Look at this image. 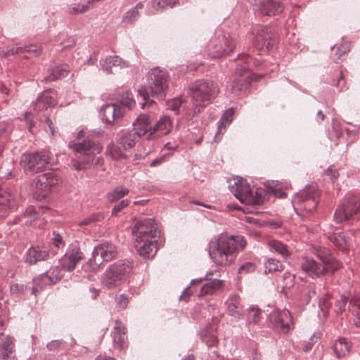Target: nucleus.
I'll use <instances>...</instances> for the list:
<instances>
[{
  "instance_id": "obj_9",
  "label": "nucleus",
  "mask_w": 360,
  "mask_h": 360,
  "mask_svg": "<svg viewBox=\"0 0 360 360\" xmlns=\"http://www.w3.org/2000/svg\"><path fill=\"white\" fill-rule=\"evenodd\" d=\"M118 250L116 245L105 241L96 245L92 252V256L86 265L96 271L103 262H109L117 257Z\"/></svg>"
},
{
  "instance_id": "obj_21",
  "label": "nucleus",
  "mask_w": 360,
  "mask_h": 360,
  "mask_svg": "<svg viewBox=\"0 0 360 360\" xmlns=\"http://www.w3.org/2000/svg\"><path fill=\"white\" fill-rule=\"evenodd\" d=\"M15 357L14 339L10 335L0 333V360H13Z\"/></svg>"
},
{
  "instance_id": "obj_19",
  "label": "nucleus",
  "mask_w": 360,
  "mask_h": 360,
  "mask_svg": "<svg viewBox=\"0 0 360 360\" xmlns=\"http://www.w3.org/2000/svg\"><path fill=\"white\" fill-rule=\"evenodd\" d=\"M150 118L148 116L142 115H140L136 122L134 123V132L137 136L141 137L149 132L148 139H151L155 138V134L158 129V122L153 124L152 127Z\"/></svg>"
},
{
  "instance_id": "obj_6",
  "label": "nucleus",
  "mask_w": 360,
  "mask_h": 360,
  "mask_svg": "<svg viewBox=\"0 0 360 360\" xmlns=\"http://www.w3.org/2000/svg\"><path fill=\"white\" fill-rule=\"evenodd\" d=\"M360 218V197L347 193L334 213L337 224L344 221H354Z\"/></svg>"
},
{
  "instance_id": "obj_28",
  "label": "nucleus",
  "mask_w": 360,
  "mask_h": 360,
  "mask_svg": "<svg viewBox=\"0 0 360 360\" xmlns=\"http://www.w3.org/2000/svg\"><path fill=\"white\" fill-rule=\"evenodd\" d=\"M127 328L120 321H115V326L112 330L113 347L119 350L126 347Z\"/></svg>"
},
{
  "instance_id": "obj_57",
  "label": "nucleus",
  "mask_w": 360,
  "mask_h": 360,
  "mask_svg": "<svg viewBox=\"0 0 360 360\" xmlns=\"http://www.w3.org/2000/svg\"><path fill=\"white\" fill-rule=\"evenodd\" d=\"M330 84L331 85L335 86L340 91H342L345 84V81L342 73L341 72H339L337 78L334 79Z\"/></svg>"
},
{
  "instance_id": "obj_56",
  "label": "nucleus",
  "mask_w": 360,
  "mask_h": 360,
  "mask_svg": "<svg viewBox=\"0 0 360 360\" xmlns=\"http://www.w3.org/2000/svg\"><path fill=\"white\" fill-rule=\"evenodd\" d=\"M27 286L23 284L13 283L10 286V292L12 294L21 295L25 292Z\"/></svg>"
},
{
  "instance_id": "obj_34",
  "label": "nucleus",
  "mask_w": 360,
  "mask_h": 360,
  "mask_svg": "<svg viewBox=\"0 0 360 360\" xmlns=\"http://www.w3.org/2000/svg\"><path fill=\"white\" fill-rule=\"evenodd\" d=\"M70 72L68 65L58 66L48 70V75L45 79L47 82H53L66 77Z\"/></svg>"
},
{
  "instance_id": "obj_10",
  "label": "nucleus",
  "mask_w": 360,
  "mask_h": 360,
  "mask_svg": "<svg viewBox=\"0 0 360 360\" xmlns=\"http://www.w3.org/2000/svg\"><path fill=\"white\" fill-rule=\"evenodd\" d=\"M236 42L229 34L216 33L210 39L207 47V54L210 58H219L232 52Z\"/></svg>"
},
{
  "instance_id": "obj_59",
  "label": "nucleus",
  "mask_w": 360,
  "mask_h": 360,
  "mask_svg": "<svg viewBox=\"0 0 360 360\" xmlns=\"http://www.w3.org/2000/svg\"><path fill=\"white\" fill-rule=\"evenodd\" d=\"M62 345V340H51L46 345V348L49 351H58Z\"/></svg>"
},
{
  "instance_id": "obj_18",
  "label": "nucleus",
  "mask_w": 360,
  "mask_h": 360,
  "mask_svg": "<svg viewBox=\"0 0 360 360\" xmlns=\"http://www.w3.org/2000/svg\"><path fill=\"white\" fill-rule=\"evenodd\" d=\"M310 251L312 254L315 255L323 264L329 266L331 274H333L334 271L341 267V263L331 256L329 249L319 245H314L311 247Z\"/></svg>"
},
{
  "instance_id": "obj_51",
  "label": "nucleus",
  "mask_w": 360,
  "mask_h": 360,
  "mask_svg": "<svg viewBox=\"0 0 360 360\" xmlns=\"http://www.w3.org/2000/svg\"><path fill=\"white\" fill-rule=\"evenodd\" d=\"M332 241L333 244L341 251H345L347 250V241L344 236L342 235H335Z\"/></svg>"
},
{
  "instance_id": "obj_58",
  "label": "nucleus",
  "mask_w": 360,
  "mask_h": 360,
  "mask_svg": "<svg viewBox=\"0 0 360 360\" xmlns=\"http://www.w3.org/2000/svg\"><path fill=\"white\" fill-rule=\"evenodd\" d=\"M177 4H179V0H159V8H172Z\"/></svg>"
},
{
  "instance_id": "obj_15",
  "label": "nucleus",
  "mask_w": 360,
  "mask_h": 360,
  "mask_svg": "<svg viewBox=\"0 0 360 360\" xmlns=\"http://www.w3.org/2000/svg\"><path fill=\"white\" fill-rule=\"evenodd\" d=\"M62 278L60 270L58 267L50 268L45 273L39 275L33 279L34 285L32 288L33 294L41 290L46 285H51L56 283Z\"/></svg>"
},
{
  "instance_id": "obj_23",
  "label": "nucleus",
  "mask_w": 360,
  "mask_h": 360,
  "mask_svg": "<svg viewBox=\"0 0 360 360\" xmlns=\"http://www.w3.org/2000/svg\"><path fill=\"white\" fill-rule=\"evenodd\" d=\"M229 190L241 202L248 204V198L253 189L248 184H244L242 178L238 179L233 184L229 185Z\"/></svg>"
},
{
  "instance_id": "obj_45",
  "label": "nucleus",
  "mask_w": 360,
  "mask_h": 360,
  "mask_svg": "<svg viewBox=\"0 0 360 360\" xmlns=\"http://www.w3.org/2000/svg\"><path fill=\"white\" fill-rule=\"evenodd\" d=\"M135 104L136 102L132 97L131 93L127 92L122 96L120 103L117 105L121 106L125 112L126 109L128 110H131L135 106Z\"/></svg>"
},
{
  "instance_id": "obj_30",
  "label": "nucleus",
  "mask_w": 360,
  "mask_h": 360,
  "mask_svg": "<svg viewBox=\"0 0 360 360\" xmlns=\"http://www.w3.org/2000/svg\"><path fill=\"white\" fill-rule=\"evenodd\" d=\"M332 348L335 355L340 359L349 353L352 344L345 338H339L334 342Z\"/></svg>"
},
{
  "instance_id": "obj_32",
  "label": "nucleus",
  "mask_w": 360,
  "mask_h": 360,
  "mask_svg": "<svg viewBox=\"0 0 360 360\" xmlns=\"http://www.w3.org/2000/svg\"><path fill=\"white\" fill-rule=\"evenodd\" d=\"M226 304L229 314L239 319L241 317L239 311L241 307L240 297L236 294L231 295L226 300Z\"/></svg>"
},
{
  "instance_id": "obj_4",
  "label": "nucleus",
  "mask_w": 360,
  "mask_h": 360,
  "mask_svg": "<svg viewBox=\"0 0 360 360\" xmlns=\"http://www.w3.org/2000/svg\"><path fill=\"white\" fill-rule=\"evenodd\" d=\"M68 146L74 151L84 156L82 161L77 158H73L71 160L72 167L77 171L89 167L93 163L94 157L102 150V146L98 143L90 139H85L82 142L71 141Z\"/></svg>"
},
{
  "instance_id": "obj_62",
  "label": "nucleus",
  "mask_w": 360,
  "mask_h": 360,
  "mask_svg": "<svg viewBox=\"0 0 360 360\" xmlns=\"http://www.w3.org/2000/svg\"><path fill=\"white\" fill-rule=\"evenodd\" d=\"M129 204L128 200H123L120 203L116 205L112 210V214H116L118 212L127 207Z\"/></svg>"
},
{
  "instance_id": "obj_64",
  "label": "nucleus",
  "mask_w": 360,
  "mask_h": 360,
  "mask_svg": "<svg viewBox=\"0 0 360 360\" xmlns=\"http://www.w3.org/2000/svg\"><path fill=\"white\" fill-rule=\"evenodd\" d=\"M245 220L247 223L252 224L253 225H266L264 221L254 217H245Z\"/></svg>"
},
{
  "instance_id": "obj_16",
  "label": "nucleus",
  "mask_w": 360,
  "mask_h": 360,
  "mask_svg": "<svg viewBox=\"0 0 360 360\" xmlns=\"http://www.w3.org/2000/svg\"><path fill=\"white\" fill-rule=\"evenodd\" d=\"M257 47L259 49L271 50L278 41L276 34L273 32L271 27L268 26H260L256 34Z\"/></svg>"
},
{
  "instance_id": "obj_39",
  "label": "nucleus",
  "mask_w": 360,
  "mask_h": 360,
  "mask_svg": "<svg viewBox=\"0 0 360 360\" xmlns=\"http://www.w3.org/2000/svg\"><path fill=\"white\" fill-rule=\"evenodd\" d=\"M170 78L166 71L159 70V100L164 99L169 91Z\"/></svg>"
},
{
  "instance_id": "obj_49",
  "label": "nucleus",
  "mask_w": 360,
  "mask_h": 360,
  "mask_svg": "<svg viewBox=\"0 0 360 360\" xmlns=\"http://www.w3.org/2000/svg\"><path fill=\"white\" fill-rule=\"evenodd\" d=\"M129 302V297L124 294H117L115 297V302L116 304V307L119 309L123 310L127 307L128 303Z\"/></svg>"
},
{
  "instance_id": "obj_44",
  "label": "nucleus",
  "mask_w": 360,
  "mask_h": 360,
  "mask_svg": "<svg viewBox=\"0 0 360 360\" xmlns=\"http://www.w3.org/2000/svg\"><path fill=\"white\" fill-rule=\"evenodd\" d=\"M129 191L123 186H117L107 194L108 200L111 202H115L129 193Z\"/></svg>"
},
{
  "instance_id": "obj_37",
  "label": "nucleus",
  "mask_w": 360,
  "mask_h": 360,
  "mask_svg": "<svg viewBox=\"0 0 360 360\" xmlns=\"http://www.w3.org/2000/svg\"><path fill=\"white\" fill-rule=\"evenodd\" d=\"M349 311L355 316L354 326L360 329V297L354 296L350 299L348 306Z\"/></svg>"
},
{
  "instance_id": "obj_40",
  "label": "nucleus",
  "mask_w": 360,
  "mask_h": 360,
  "mask_svg": "<svg viewBox=\"0 0 360 360\" xmlns=\"http://www.w3.org/2000/svg\"><path fill=\"white\" fill-rule=\"evenodd\" d=\"M267 245L271 252L280 255L283 258L287 257L289 255L287 246L279 240H270L268 241Z\"/></svg>"
},
{
  "instance_id": "obj_36",
  "label": "nucleus",
  "mask_w": 360,
  "mask_h": 360,
  "mask_svg": "<svg viewBox=\"0 0 360 360\" xmlns=\"http://www.w3.org/2000/svg\"><path fill=\"white\" fill-rule=\"evenodd\" d=\"M237 59L243 62V64H238L236 68V74L238 76V77H245L249 76L248 70H249V60L251 59V57L248 53H239L237 56Z\"/></svg>"
},
{
  "instance_id": "obj_27",
  "label": "nucleus",
  "mask_w": 360,
  "mask_h": 360,
  "mask_svg": "<svg viewBox=\"0 0 360 360\" xmlns=\"http://www.w3.org/2000/svg\"><path fill=\"white\" fill-rule=\"evenodd\" d=\"M57 103L56 94L54 91L49 90L43 92L34 103V109L37 111H43L48 108L54 106Z\"/></svg>"
},
{
  "instance_id": "obj_11",
  "label": "nucleus",
  "mask_w": 360,
  "mask_h": 360,
  "mask_svg": "<svg viewBox=\"0 0 360 360\" xmlns=\"http://www.w3.org/2000/svg\"><path fill=\"white\" fill-rule=\"evenodd\" d=\"M319 196V192L316 186H306L304 188L295 195L292 202L295 205V210H304L307 212H312L318 205L317 198Z\"/></svg>"
},
{
  "instance_id": "obj_24",
  "label": "nucleus",
  "mask_w": 360,
  "mask_h": 360,
  "mask_svg": "<svg viewBox=\"0 0 360 360\" xmlns=\"http://www.w3.org/2000/svg\"><path fill=\"white\" fill-rule=\"evenodd\" d=\"M257 10L263 15H276L282 12L283 5L276 0H259Z\"/></svg>"
},
{
  "instance_id": "obj_14",
  "label": "nucleus",
  "mask_w": 360,
  "mask_h": 360,
  "mask_svg": "<svg viewBox=\"0 0 360 360\" xmlns=\"http://www.w3.org/2000/svg\"><path fill=\"white\" fill-rule=\"evenodd\" d=\"M269 321L275 330L287 333L293 328V321L290 312L287 309L274 310L269 316Z\"/></svg>"
},
{
  "instance_id": "obj_26",
  "label": "nucleus",
  "mask_w": 360,
  "mask_h": 360,
  "mask_svg": "<svg viewBox=\"0 0 360 360\" xmlns=\"http://www.w3.org/2000/svg\"><path fill=\"white\" fill-rule=\"evenodd\" d=\"M267 188L268 190L259 187L253 189L252 195L248 198V205H259L269 199L271 193H274L276 195H278L274 187L268 186Z\"/></svg>"
},
{
  "instance_id": "obj_13",
  "label": "nucleus",
  "mask_w": 360,
  "mask_h": 360,
  "mask_svg": "<svg viewBox=\"0 0 360 360\" xmlns=\"http://www.w3.org/2000/svg\"><path fill=\"white\" fill-rule=\"evenodd\" d=\"M148 79L151 85L154 87L150 86L148 88L141 87L138 90V98H141L143 103L141 108H145L146 106L150 107L155 103V98H157V86H158V69L153 68L148 74Z\"/></svg>"
},
{
  "instance_id": "obj_60",
  "label": "nucleus",
  "mask_w": 360,
  "mask_h": 360,
  "mask_svg": "<svg viewBox=\"0 0 360 360\" xmlns=\"http://www.w3.org/2000/svg\"><path fill=\"white\" fill-rule=\"evenodd\" d=\"M316 289L314 286H309L307 288V291L304 295V300L306 303H309L312 297L316 295Z\"/></svg>"
},
{
  "instance_id": "obj_50",
  "label": "nucleus",
  "mask_w": 360,
  "mask_h": 360,
  "mask_svg": "<svg viewBox=\"0 0 360 360\" xmlns=\"http://www.w3.org/2000/svg\"><path fill=\"white\" fill-rule=\"evenodd\" d=\"M329 298L330 297L326 295L323 297L320 298L319 301V307L322 311L323 316H327L328 310L331 306V302H330Z\"/></svg>"
},
{
  "instance_id": "obj_12",
  "label": "nucleus",
  "mask_w": 360,
  "mask_h": 360,
  "mask_svg": "<svg viewBox=\"0 0 360 360\" xmlns=\"http://www.w3.org/2000/svg\"><path fill=\"white\" fill-rule=\"evenodd\" d=\"M213 274L212 272L207 273L204 277L193 279L191 281L190 285H188L182 292L180 295V299L184 300L187 301L188 299V296L190 294H192V290H189L191 286L195 284H200L204 281H207V283H205L200 289L199 292L198 293V297L205 296L207 295L213 294L217 290L219 289L222 285V281L217 278L212 279L210 276Z\"/></svg>"
},
{
  "instance_id": "obj_7",
  "label": "nucleus",
  "mask_w": 360,
  "mask_h": 360,
  "mask_svg": "<svg viewBox=\"0 0 360 360\" xmlns=\"http://www.w3.org/2000/svg\"><path fill=\"white\" fill-rule=\"evenodd\" d=\"M62 181L61 177L53 170L37 176L33 181L34 198L39 201L45 199Z\"/></svg>"
},
{
  "instance_id": "obj_8",
  "label": "nucleus",
  "mask_w": 360,
  "mask_h": 360,
  "mask_svg": "<svg viewBox=\"0 0 360 360\" xmlns=\"http://www.w3.org/2000/svg\"><path fill=\"white\" fill-rule=\"evenodd\" d=\"M53 158L49 151L41 150L34 153H25L21 157L20 165L25 171L33 173L42 172L52 165Z\"/></svg>"
},
{
  "instance_id": "obj_43",
  "label": "nucleus",
  "mask_w": 360,
  "mask_h": 360,
  "mask_svg": "<svg viewBox=\"0 0 360 360\" xmlns=\"http://www.w3.org/2000/svg\"><path fill=\"white\" fill-rule=\"evenodd\" d=\"M142 4L139 3L136 6L124 13L122 18V22L131 24L135 22L139 17V9L142 8Z\"/></svg>"
},
{
  "instance_id": "obj_38",
  "label": "nucleus",
  "mask_w": 360,
  "mask_h": 360,
  "mask_svg": "<svg viewBox=\"0 0 360 360\" xmlns=\"http://www.w3.org/2000/svg\"><path fill=\"white\" fill-rule=\"evenodd\" d=\"M200 337L208 347H215L219 342L214 331L207 327L200 331Z\"/></svg>"
},
{
  "instance_id": "obj_29",
  "label": "nucleus",
  "mask_w": 360,
  "mask_h": 360,
  "mask_svg": "<svg viewBox=\"0 0 360 360\" xmlns=\"http://www.w3.org/2000/svg\"><path fill=\"white\" fill-rule=\"evenodd\" d=\"M102 110L103 120L108 123H113L124 114V110L116 103L107 104Z\"/></svg>"
},
{
  "instance_id": "obj_5",
  "label": "nucleus",
  "mask_w": 360,
  "mask_h": 360,
  "mask_svg": "<svg viewBox=\"0 0 360 360\" xmlns=\"http://www.w3.org/2000/svg\"><path fill=\"white\" fill-rule=\"evenodd\" d=\"M132 268L133 262L129 259H120L110 264L102 275V284L108 289L120 286L127 280Z\"/></svg>"
},
{
  "instance_id": "obj_35",
  "label": "nucleus",
  "mask_w": 360,
  "mask_h": 360,
  "mask_svg": "<svg viewBox=\"0 0 360 360\" xmlns=\"http://www.w3.org/2000/svg\"><path fill=\"white\" fill-rule=\"evenodd\" d=\"M13 205L14 201L12 195L0 189V217H4Z\"/></svg>"
},
{
  "instance_id": "obj_55",
  "label": "nucleus",
  "mask_w": 360,
  "mask_h": 360,
  "mask_svg": "<svg viewBox=\"0 0 360 360\" xmlns=\"http://www.w3.org/2000/svg\"><path fill=\"white\" fill-rule=\"evenodd\" d=\"M103 219V215L101 213L92 214L88 217L85 218L82 223L79 225H88L91 223L100 222Z\"/></svg>"
},
{
  "instance_id": "obj_61",
  "label": "nucleus",
  "mask_w": 360,
  "mask_h": 360,
  "mask_svg": "<svg viewBox=\"0 0 360 360\" xmlns=\"http://www.w3.org/2000/svg\"><path fill=\"white\" fill-rule=\"evenodd\" d=\"M325 174L327 176H330L332 181H334L335 180H336L339 176L338 172L335 168H333L332 166L329 167L325 171Z\"/></svg>"
},
{
  "instance_id": "obj_46",
  "label": "nucleus",
  "mask_w": 360,
  "mask_h": 360,
  "mask_svg": "<svg viewBox=\"0 0 360 360\" xmlns=\"http://www.w3.org/2000/svg\"><path fill=\"white\" fill-rule=\"evenodd\" d=\"M283 269V264L278 260L274 259H269L265 262L264 272L272 273L276 271H281Z\"/></svg>"
},
{
  "instance_id": "obj_42",
  "label": "nucleus",
  "mask_w": 360,
  "mask_h": 360,
  "mask_svg": "<svg viewBox=\"0 0 360 360\" xmlns=\"http://www.w3.org/2000/svg\"><path fill=\"white\" fill-rule=\"evenodd\" d=\"M139 138L140 137L137 136L136 133L130 131L121 137L119 143L124 149L127 150L134 147Z\"/></svg>"
},
{
  "instance_id": "obj_47",
  "label": "nucleus",
  "mask_w": 360,
  "mask_h": 360,
  "mask_svg": "<svg viewBox=\"0 0 360 360\" xmlns=\"http://www.w3.org/2000/svg\"><path fill=\"white\" fill-rule=\"evenodd\" d=\"M262 311L261 310L255 306L250 307L248 309L247 314V321L248 323H256L259 322L261 318Z\"/></svg>"
},
{
  "instance_id": "obj_3",
  "label": "nucleus",
  "mask_w": 360,
  "mask_h": 360,
  "mask_svg": "<svg viewBox=\"0 0 360 360\" xmlns=\"http://www.w3.org/2000/svg\"><path fill=\"white\" fill-rule=\"evenodd\" d=\"M155 226H133L135 248L144 258H153L158 252V238Z\"/></svg>"
},
{
  "instance_id": "obj_31",
  "label": "nucleus",
  "mask_w": 360,
  "mask_h": 360,
  "mask_svg": "<svg viewBox=\"0 0 360 360\" xmlns=\"http://www.w3.org/2000/svg\"><path fill=\"white\" fill-rule=\"evenodd\" d=\"M39 214L34 207L30 206L27 208L25 213L15 219V224H21L22 225H29L36 222L39 219Z\"/></svg>"
},
{
  "instance_id": "obj_52",
  "label": "nucleus",
  "mask_w": 360,
  "mask_h": 360,
  "mask_svg": "<svg viewBox=\"0 0 360 360\" xmlns=\"http://www.w3.org/2000/svg\"><path fill=\"white\" fill-rule=\"evenodd\" d=\"M182 103V100L180 97L173 98L172 99L167 101L166 103L168 109L174 111L176 115L179 113V108Z\"/></svg>"
},
{
  "instance_id": "obj_1",
  "label": "nucleus",
  "mask_w": 360,
  "mask_h": 360,
  "mask_svg": "<svg viewBox=\"0 0 360 360\" xmlns=\"http://www.w3.org/2000/svg\"><path fill=\"white\" fill-rule=\"evenodd\" d=\"M246 243L243 236L221 234L210 242L209 255L217 265L228 266L234 261L236 254L245 248Z\"/></svg>"
},
{
  "instance_id": "obj_2",
  "label": "nucleus",
  "mask_w": 360,
  "mask_h": 360,
  "mask_svg": "<svg viewBox=\"0 0 360 360\" xmlns=\"http://www.w3.org/2000/svg\"><path fill=\"white\" fill-rule=\"evenodd\" d=\"M219 91L217 84L210 79L195 81L188 89L193 115L202 112L216 98Z\"/></svg>"
},
{
  "instance_id": "obj_17",
  "label": "nucleus",
  "mask_w": 360,
  "mask_h": 360,
  "mask_svg": "<svg viewBox=\"0 0 360 360\" xmlns=\"http://www.w3.org/2000/svg\"><path fill=\"white\" fill-rule=\"evenodd\" d=\"M84 257V253L76 245L70 248L60 259L61 267L68 272L72 271L77 264Z\"/></svg>"
},
{
  "instance_id": "obj_22",
  "label": "nucleus",
  "mask_w": 360,
  "mask_h": 360,
  "mask_svg": "<svg viewBox=\"0 0 360 360\" xmlns=\"http://www.w3.org/2000/svg\"><path fill=\"white\" fill-rule=\"evenodd\" d=\"M49 258V250L45 247L32 246L25 254V262L30 265L36 264L37 262L46 261Z\"/></svg>"
},
{
  "instance_id": "obj_48",
  "label": "nucleus",
  "mask_w": 360,
  "mask_h": 360,
  "mask_svg": "<svg viewBox=\"0 0 360 360\" xmlns=\"http://www.w3.org/2000/svg\"><path fill=\"white\" fill-rule=\"evenodd\" d=\"M172 127V123L169 117H164L159 120V136L167 134Z\"/></svg>"
},
{
  "instance_id": "obj_25",
  "label": "nucleus",
  "mask_w": 360,
  "mask_h": 360,
  "mask_svg": "<svg viewBox=\"0 0 360 360\" xmlns=\"http://www.w3.org/2000/svg\"><path fill=\"white\" fill-rule=\"evenodd\" d=\"M41 53V48L40 46L37 44H31L25 46L24 47H12L8 49L7 51H1L0 56L1 57H7L10 55H22L27 53V56H25L26 58L36 57L40 55Z\"/></svg>"
},
{
  "instance_id": "obj_53",
  "label": "nucleus",
  "mask_w": 360,
  "mask_h": 360,
  "mask_svg": "<svg viewBox=\"0 0 360 360\" xmlns=\"http://www.w3.org/2000/svg\"><path fill=\"white\" fill-rule=\"evenodd\" d=\"M89 4H73L69 8V13L72 15L80 14L86 12L89 8Z\"/></svg>"
},
{
  "instance_id": "obj_20",
  "label": "nucleus",
  "mask_w": 360,
  "mask_h": 360,
  "mask_svg": "<svg viewBox=\"0 0 360 360\" xmlns=\"http://www.w3.org/2000/svg\"><path fill=\"white\" fill-rule=\"evenodd\" d=\"M302 270L312 278H319L321 276L330 273L328 266L318 263L313 259L306 258L301 264Z\"/></svg>"
},
{
  "instance_id": "obj_33",
  "label": "nucleus",
  "mask_w": 360,
  "mask_h": 360,
  "mask_svg": "<svg viewBox=\"0 0 360 360\" xmlns=\"http://www.w3.org/2000/svg\"><path fill=\"white\" fill-rule=\"evenodd\" d=\"M250 84V76L236 78L231 85V90L235 95L244 94Z\"/></svg>"
},
{
  "instance_id": "obj_63",
  "label": "nucleus",
  "mask_w": 360,
  "mask_h": 360,
  "mask_svg": "<svg viewBox=\"0 0 360 360\" xmlns=\"http://www.w3.org/2000/svg\"><path fill=\"white\" fill-rule=\"evenodd\" d=\"M255 269V266L251 262H247L243 265H241L238 269L239 273L243 272H251L253 271Z\"/></svg>"
},
{
  "instance_id": "obj_54",
  "label": "nucleus",
  "mask_w": 360,
  "mask_h": 360,
  "mask_svg": "<svg viewBox=\"0 0 360 360\" xmlns=\"http://www.w3.org/2000/svg\"><path fill=\"white\" fill-rule=\"evenodd\" d=\"M332 50H335V53L333 56V60L336 63H340V60H342V57L343 55H345L347 51H349V49H347L345 47H342V46H338L336 45L331 47Z\"/></svg>"
},
{
  "instance_id": "obj_41",
  "label": "nucleus",
  "mask_w": 360,
  "mask_h": 360,
  "mask_svg": "<svg viewBox=\"0 0 360 360\" xmlns=\"http://www.w3.org/2000/svg\"><path fill=\"white\" fill-rule=\"evenodd\" d=\"M121 58L117 56H108L101 60V65L103 70L108 73H112V68L119 66L121 64Z\"/></svg>"
}]
</instances>
